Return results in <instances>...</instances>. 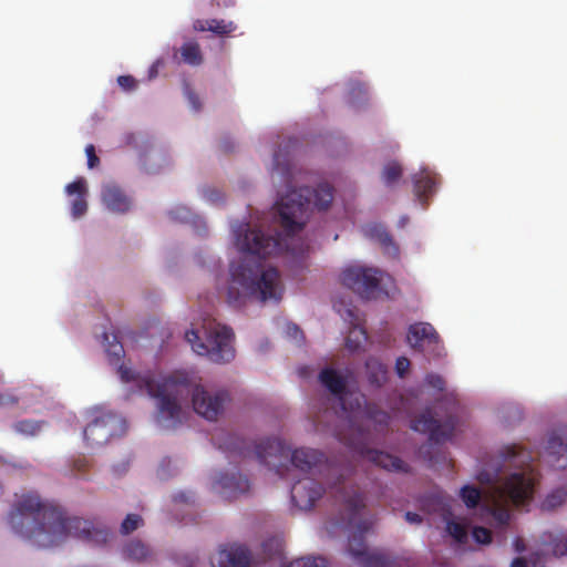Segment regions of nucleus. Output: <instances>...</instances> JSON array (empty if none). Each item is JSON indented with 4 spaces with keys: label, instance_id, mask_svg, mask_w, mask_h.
<instances>
[{
    "label": "nucleus",
    "instance_id": "obj_1",
    "mask_svg": "<svg viewBox=\"0 0 567 567\" xmlns=\"http://www.w3.org/2000/svg\"><path fill=\"white\" fill-rule=\"evenodd\" d=\"M332 200L333 188L327 183L319 184L315 188L301 186L289 189L276 203L279 225L284 228L285 236L279 233L266 235L259 229L250 228L249 223L238 221L233 225L236 247L249 256L244 257L239 264L230 266V281L227 288V303L230 307L239 308L250 298L261 302L280 300L282 286H280L277 269H264L259 261L250 258L265 259L288 250V240L301 231L309 217L310 208L326 210Z\"/></svg>",
    "mask_w": 567,
    "mask_h": 567
},
{
    "label": "nucleus",
    "instance_id": "obj_2",
    "mask_svg": "<svg viewBox=\"0 0 567 567\" xmlns=\"http://www.w3.org/2000/svg\"><path fill=\"white\" fill-rule=\"evenodd\" d=\"M212 443L217 450L224 451L229 456L240 458H255L260 464L276 470L280 474L278 466L269 461L270 457L278 460H290V464L296 470L305 474H313L321 470L328 471V474L337 475L336 480L328 481V485L333 489L337 501L343 504V524L350 529L349 554L361 567H393V560L379 551H370L364 546V535L372 527V520L361 517V511L364 509V495L354 485H346L344 476L337 473L323 461V454L313 449L300 447L290 451L285 442L276 437H265L259 442H248L247 440L231 433L220 431L212 435Z\"/></svg>",
    "mask_w": 567,
    "mask_h": 567
},
{
    "label": "nucleus",
    "instance_id": "obj_3",
    "mask_svg": "<svg viewBox=\"0 0 567 567\" xmlns=\"http://www.w3.org/2000/svg\"><path fill=\"white\" fill-rule=\"evenodd\" d=\"M8 525L24 542L43 549L58 546L66 537L93 545H102L109 539L105 527L89 519L63 516L35 492L16 495L8 513Z\"/></svg>",
    "mask_w": 567,
    "mask_h": 567
},
{
    "label": "nucleus",
    "instance_id": "obj_4",
    "mask_svg": "<svg viewBox=\"0 0 567 567\" xmlns=\"http://www.w3.org/2000/svg\"><path fill=\"white\" fill-rule=\"evenodd\" d=\"M530 456L517 445H507L501 452V466L493 471L483 470L477 481L491 485L488 513L496 525L505 527L511 519L508 506L522 507L533 495L535 476L529 467Z\"/></svg>",
    "mask_w": 567,
    "mask_h": 567
},
{
    "label": "nucleus",
    "instance_id": "obj_5",
    "mask_svg": "<svg viewBox=\"0 0 567 567\" xmlns=\"http://www.w3.org/2000/svg\"><path fill=\"white\" fill-rule=\"evenodd\" d=\"M146 392L157 400V422L165 429H174L182 423V403L192 396L193 411L206 421H217L228 402L226 391H212L199 384H192L187 379L167 377L162 382L151 378L145 381Z\"/></svg>",
    "mask_w": 567,
    "mask_h": 567
},
{
    "label": "nucleus",
    "instance_id": "obj_6",
    "mask_svg": "<svg viewBox=\"0 0 567 567\" xmlns=\"http://www.w3.org/2000/svg\"><path fill=\"white\" fill-rule=\"evenodd\" d=\"M234 334L230 328L206 321L202 330L186 332V341L192 344L193 352L206 357L214 363L225 364L234 360L236 351L231 344Z\"/></svg>",
    "mask_w": 567,
    "mask_h": 567
},
{
    "label": "nucleus",
    "instance_id": "obj_7",
    "mask_svg": "<svg viewBox=\"0 0 567 567\" xmlns=\"http://www.w3.org/2000/svg\"><path fill=\"white\" fill-rule=\"evenodd\" d=\"M125 420L110 410L96 408L91 411V421L83 431V439L92 449L101 447L125 433Z\"/></svg>",
    "mask_w": 567,
    "mask_h": 567
},
{
    "label": "nucleus",
    "instance_id": "obj_8",
    "mask_svg": "<svg viewBox=\"0 0 567 567\" xmlns=\"http://www.w3.org/2000/svg\"><path fill=\"white\" fill-rule=\"evenodd\" d=\"M380 271L364 266H351L341 272V285L364 300L380 296Z\"/></svg>",
    "mask_w": 567,
    "mask_h": 567
},
{
    "label": "nucleus",
    "instance_id": "obj_9",
    "mask_svg": "<svg viewBox=\"0 0 567 567\" xmlns=\"http://www.w3.org/2000/svg\"><path fill=\"white\" fill-rule=\"evenodd\" d=\"M456 427V416L445 417L444 423L435 420L430 411H425L410 423V429L414 432H421L429 435V442L433 444H443L453 437Z\"/></svg>",
    "mask_w": 567,
    "mask_h": 567
},
{
    "label": "nucleus",
    "instance_id": "obj_10",
    "mask_svg": "<svg viewBox=\"0 0 567 567\" xmlns=\"http://www.w3.org/2000/svg\"><path fill=\"white\" fill-rule=\"evenodd\" d=\"M344 445L349 446L350 450L355 451L361 457L370 461L374 465L383 468L386 472H408V464L399 457L391 455L381 450H373L367 447L364 442L355 441L352 437H339Z\"/></svg>",
    "mask_w": 567,
    "mask_h": 567
},
{
    "label": "nucleus",
    "instance_id": "obj_11",
    "mask_svg": "<svg viewBox=\"0 0 567 567\" xmlns=\"http://www.w3.org/2000/svg\"><path fill=\"white\" fill-rule=\"evenodd\" d=\"M323 495V487L312 477H302L290 488V499L300 511H310Z\"/></svg>",
    "mask_w": 567,
    "mask_h": 567
},
{
    "label": "nucleus",
    "instance_id": "obj_12",
    "mask_svg": "<svg viewBox=\"0 0 567 567\" xmlns=\"http://www.w3.org/2000/svg\"><path fill=\"white\" fill-rule=\"evenodd\" d=\"M249 550L243 545H224L212 560L217 567H249Z\"/></svg>",
    "mask_w": 567,
    "mask_h": 567
},
{
    "label": "nucleus",
    "instance_id": "obj_13",
    "mask_svg": "<svg viewBox=\"0 0 567 567\" xmlns=\"http://www.w3.org/2000/svg\"><path fill=\"white\" fill-rule=\"evenodd\" d=\"M406 342H409L412 349L423 351L425 346L436 347L437 343H440V336H437L432 324L427 322H416L409 326Z\"/></svg>",
    "mask_w": 567,
    "mask_h": 567
},
{
    "label": "nucleus",
    "instance_id": "obj_14",
    "mask_svg": "<svg viewBox=\"0 0 567 567\" xmlns=\"http://www.w3.org/2000/svg\"><path fill=\"white\" fill-rule=\"evenodd\" d=\"M249 487V480L240 473H221L216 481V488L228 498L247 493Z\"/></svg>",
    "mask_w": 567,
    "mask_h": 567
},
{
    "label": "nucleus",
    "instance_id": "obj_15",
    "mask_svg": "<svg viewBox=\"0 0 567 567\" xmlns=\"http://www.w3.org/2000/svg\"><path fill=\"white\" fill-rule=\"evenodd\" d=\"M567 555V534L545 532L539 538L537 557H563Z\"/></svg>",
    "mask_w": 567,
    "mask_h": 567
},
{
    "label": "nucleus",
    "instance_id": "obj_16",
    "mask_svg": "<svg viewBox=\"0 0 567 567\" xmlns=\"http://www.w3.org/2000/svg\"><path fill=\"white\" fill-rule=\"evenodd\" d=\"M102 204L114 214H125L131 208V199L116 184L103 185Z\"/></svg>",
    "mask_w": 567,
    "mask_h": 567
},
{
    "label": "nucleus",
    "instance_id": "obj_17",
    "mask_svg": "<svg viewBox=\"0 0 567 567\" xmlns=\"http://www.w3.org/2000/svg\"><path fill=\"white\" fill-rule=\"evenodd\" d=\"M412 182H414V195H416L417 202L423 207H426V202L434 193L435 185L437 184L435 175L427 169H423L412 177Z\"/></svg>",
    "mask_w": 567,
    "mask_h": 567
},
{
    "label": "nucleus",
    "instance_id": "obj_18",
    "mask_svg": "<svg viewBox=\"0 0 567 567\" xmlns=\"http://www.w3.org/2000/svg\"><path fill=\"white\" fill-rule=\"evenodd\" d=\"M319 381L328 392L332 393L339 400L346 393V380L344 378L332 368H324L319 373Z\"/></svg>",
    "mask_w": 567,
    "mask_h": 567
},
{
    "label": "nucleus",
    "instance_id": "obj_19",
    "mask_svg": "<svg viewBox=\"0 0 567 567\" xmlns=\"http://www.w3.org/2000/svg\"><path fill=\"white\" fill-rule=\"evenodd\" d=\"M193 30L198 32H213L216 35H227L236 31V24L226 20H195L193 21Z\"/></svg>",
    "mask_w": 567,
    "mask_h": 567
},
{
    "label": "nucleus",
    "instance_id": "obj_20",
    "mask_svg": "<svg viewBox=\"0 0 567 567\" xmlns=\"http://www.w3.org/2000/svg\"><path fill=\"white\" fill-rule=\"evenodd\" d=\"M68 196L76 195L72 200V216L80 218L85 214V182L83 178H78L66 186Z\"/></svg>",
    "mask_w": 567,
    "mask_h": 567
},
{
    "label": "nucleus",
    "instance_id": "obj_21",
    "mask_svg": "<svg viewBox=\"0 0 567 567\" xmlns=\"http://www.w3.org/2000/svg\"><path fill=\"white\" fill-rule=\"evenodd\" d=\"M365 372H368V380L371 385L381 386L386 380V368L380 360L369 358L365 361Z\"/></svg>",
    "mask_w": 567,
    "mask_h": 567
},
{
    "label": "nucleus",
    "instance_id": "obj_22",
    "mask_svg": "<svg viewBox=\"0 0 567 567\" xmlns=\"http://www.w3.org/2000/svg\"><path fill=\"white\" fill-rule=\"evenodd\" d=\"M365 235H368L369 238L379 243L380 246H382V248H384L385 251H396V247L394 246L393 239L391 238V235H389V233L385 231V228L379 225H369L368 229H365Z\"/></svg>",
    "mask_w": 567,
    "mask_h": 567
},
{
    "label": "nucleus",
    "instance_id": "obj_23",
    "mask_svg": "<svg viewBox=\"0 0 567 567\" xmlns=\"http://www.w3.org/2000/svg\"><path fill=\"white\" fill-rule=\"evenodd\" d=\"M182 61L190 66L202 64L200 47L195 41H188L181 47Z\"/></svg>",
    "mask_w": 567,
    "mask_h": 567
},
{
    "label": "nucleus",
    "instance_id": "obj_24",
    "mask_svg": "<svg viewBox=\"0 0 567 567\" xmlns=\"http://www.w3.org/2000/svg\"><path fill=\"white\" fill-rule=\"evenodd\" d=\"M367 341V332L358 324L352 326L349 331V336L344 339V347L350 351H357L361 349V346Z\"/></svg>",
    "mask_w": 567,
    "mask_h": 567
},
{
    "label": "nucleus",
    "instance_id": "obj_25",
    "mask_svg": "<svg viewBox=\"0 0 567 567\" xmlns=\"http://www.w3.org/2000/svg\"><path fill=\"white\" fill-rule=\"evenodd\" d=\"M445 533L452 536L453 540L458 545L467 543V527L460 522L454 519L447 520V523H445Z\"/></svg>",
    "mask_w": 567,
    "mask_h": 567
},
{
    "label": "nucleus",
    "instance_id": "obj_26",
    "mask_svg": "<svg viewBox=\"0 0 567 567\" xmlns=\"http://www.w3.org/2000/svg\"><path fill=\"white\" fill-rule=\"evenodd\" d=\"M124 553H126L127 558L134 561H142L150 555V549H147L144 543L140 540H132L127 543L126 548H124Z\"/></svg>",
    "mask_w": 567,
    "mask_h": 567
},
{
    "label": "nucleus",
    "instance_id": "obj_27",
    "mask_svg": "<svg viewBox=\"0 0 567 567\" xmlns=\"http://www.w3.org/2000/svg\"><path fill=\"white\" fill-rule=\"evenodd\" d=\"M402 176V167L395 161L388 162L382 168V182L385 186H391Z\"/></svg>",
    "mask_w": 567,
    "mask_h": 567
},
{
    "label": "nucleus",
    "instance_id": "obj_28",
    "mask_svg": "<svg viewBox=\"0 0 567 567\" xmlns=\"http://www.w3.org/2000/svg\"><path fill=\"white\" fill-rule=\"evenodd\" d=\"M365 417L379 426H386L389 423V413L378 408L374 403L365 404Z\"/></svg>",
    "mask_w": 567,
    "mask_h": 567
},
{
    "label": "nucleus",
    "instance_id": "obj_29",
    "mask_svg": "<svg viewBox=\"0 0 567 567\" xmlns=\"http://www.w3.org/2000/svg\"><path fill=\"white\" fill-rule=\"evenodd\" d=\"M567 497V492L564 488H556L553 493L548 494L545 499H543L542 508L543 511H553L563 503H565V498Z\"/></svg>",
    "mask_w": 567,
    "mask_h": 567
},
{
    "label": "nucleus",
    "instance_id": "obj_30",
    "mask_svg": "<svg viewBox=\"0 0 567 567\" xmlns=\"http://www.w3.org/2000/svg\"><path fill=\"white\" fill-rule=\"evenodd\" d=\"M103 340H105V352H107L109 360H111V363L116 364L123 357V347L122 343H120L116 340V336H113V341H109V334L103 333Z\"/></svg>",
    "mask_w": 567,
    "mask_h": 567
},
{
    "label": "nucleus",
    "instance_id": "obj_31",
    "mask_svg": "<svg viewBox=\"0 0 567 567\" xmlns=\"http://www.w3.org/2000/svg\"><path fill=\"white\" fill-rule=\"evenodd\" d=\"M461 499H463L464 506L475 508L481 501V489L472 485H464L461 488Z\"/></svg>",
    "mask_w": 567,
    "mask_h": 567
},
{
    "label": "nucleus",
    "instance_id": "obj_32",
    "mask_svg": "<svg viewBox=\"0 0 567 567\" xmlns=\"http://www.w3.org/2000/svg\"><path fill=\"white\" fill-rule=\"evenodd\" d=\"M41 424L43 423L40 421L23 420L13 424V430L21 435L34 436L41 430Z\"/></svg>",
    "mask_w": 567,
    "mask_h": 567
},
{
    "label": "nucleus",
    "instance_id": "obj_33",
    "mask_svg": "<svg viewBox=\"0 0 567 567\" xmlns=\"http://www.w3.org/2000/svg\"><path fill=\"white\" fill-rule=\"evenodd\" d=\"M287 567H327V561L324 558L317 557H300L295 559L287 565Z\"/></svg>",
    "mask_w": 567,
    "mask_h": 567
},
{
    "label": "nucleus",
    "instance_id": "obj_34",
    "mask_svg": "<svg viewBox=\"0 0 567 567\" xmlns=\"http://www.w3.org/2000/svg\"><path fill=\"white\" fill-rule=\"evenodd\" d=\"M142 525V517L138 514H127L126 518L122 520L121 533L128 535L136 530Z\"/></svg>",
    "mask_w": 567,
    "mask_h": 567
},
{
    "label": "nucleus",
    "instance_id": "obj_35",
    "mask_svg": "<svg viewBox=\"0 0 567 567\" xmlns=\"http://www.w3.org/2000/svg\"><path fill=\"white\" fill-rule=\"evenodd\" d=\"M547 452L548 456H554L555 454H566L567 456V445H564L561 442V439H559L556 435H553V437L548 439L547 443Z\"/></svg>",
    "mask_w": 567,
    "mask_h": 567
},
{
    "label": "nucleus",
    "instance_id": "obj_36",
    "mask_svg": "<svg viewBox=\"0 0 567 567\" xmlns=\"http://www.w3.org/2000/svg\"><path fill=\"white\" fill-rule=\"evenodd\" d=\"M472 538L474 542L482 545H487L492 542V534L484 527L476 526L472 529Z\"/></svg>",
    "mask_w": 567,
    "mask_h": 567
},
{
    "label": "nucleus",
    "instance_id": "obj_37",
    "mask_svg": "<svg viewBox=\"0 0 567 567\" xmlns=\"http://www.w3.org/2000/svg\"><path fill=\"white\" fill-rule=\"evenodd\" d=\"M425 383L439 392H442L445 389V381L440 377V374L429 373L427 377H425Z\"/></svg>",
    "mask_w": 567,
    "mask_h": 567
},
{
    "label": "nucleus",
    "instance_id": "obj_38",
    "mask_svg": "<svg viewBox=\"0 0 567 567\" xmlns=\"http://www.w3.org/2000/svg\"><path fill=\"white\" fill-rule=\"evenodd\" d=\"M116 83L124 91H132L136 87V80L132 75H121L116 78Z\"/></svg>",
    "mask_w": 567,
    "mask_h": 567
},
{
    "label": "nucleus",
    "instance_id": "obj_39",
    "mask_svg": "<svg viewBox=\"0 0 567 567\" xmlns=\"http://www.w3.org/2000/svg\"><path fill=\"white\" fill-rule=\"evenodd\" d=\"M410 369V360L405 357H400L395 360V372H398L399 378H404L405 373Z\"/></svg>",
    "mask_w": 567,
    "mask_h": 567
},
{
    "label": "nucleus",
    "instance_id": "obj_40",
    "mask_svg": "<svg viewBox=\"0 0 567 567\" xmlns=\"http://www.w3.org/2000/svg\"><path fill=\"white\" fill-rule=\"evenodd\" d=\"M84 153H86V165H89V168L97 167L99 157L95 155V150L93 148V145H86V148H84Z\"/></svg>",
    "mask_w": 567,
    "mask_h": 567
},
{
    "label": "nucleus",
    "instance_id": "obj_41",
    "mask_svg": "<svg viewBox=\"0 0 567 567\" xmlns=\"http://www.w3.org/2000/svg\"><path fill=\"white\" fill-rule=\"evenodd\" d=\"M87 467H90V464H87V461L84 457L73 460V472H75V475L84 474V472L87 471Z\"/></svg>",
    "mask_w": 567,
    "mask_h": 567
},
{
    "label": "nucleus",
    "instance_id": "obj_42",
    "mask_svg": "<svg viewBox=\"0 0 567 567\" xmlns=\"http://www.w3.org/2000/svg\"><path fill=\"white\" fill-rule=\"evenodd\" d=\"M285 333H287V336H289V338H291L295 341L301 340V330L299 329L298 326L293 323H287V327H285Z\"/></svg>",
    "mask_w": 567,
    "mask_h": 567
},
{
    "label": "nucleus",
    "instance_id": "obj_43",
    "mask_svg": "<svg viewBox=\"0 0 567 567\" xmlns=\"http://www.w3.org/2000/svg\"><path fill=\"white\" fill-rule=\"evenodd\" d=\"M118 374H121L122 382H131L136 380V377L134 375L133 370L127 368L126 365L122 364L118 367Z\"/></svg>",
    "mask_w": 567,
    "mask_h": 567
},
{
    "label": "nucleus",
    "instance_id": "obj_44",
    "mask_svg": "<svg viewBox=\"0 0 567 567\" xmlns=\"http://www.w3.org/2000/svg\"><path fill=\"white\" fill-rule=\"evenodd\" d=\"M17 404V398L11 394H0V408L13 406Z\"/></svg>",
    "mask_w": 567,
    "mask_h": 567
},
{
    "label": "nucleus",
    "instance_id": "obj_45",
    "mask_svg": "<svg viewBox=\"0 0 567 567\" xmlns=\"http://www.w3.org/2000/svg\"><path fill=\"white\" fill-rule=\"evenodd\" d=\"M404 520L409 522L411 525H419L423 519L420 514L406 512L404 513Z\"/></svg>",
    "mask_w": 567,
    "mask_h": 567
},
{
    "label": "nucleus",
    "instance_id": "obj_46",
    "mask_svg": "<svg viewBox=\"0 0 567 567\" xmlns=\"http://www.w3.org/2000/svg\"><path fill=\"white\" fill-rule=\"evenodd\" d=\"M187 101H189V104H192L193 110H200V101L198 100V96L192 91L187 92Z\"/></svg>",
    "mask_w": 567,
    "mask_h": 567
},
{
    "label": "nucleus",
    "instance_id": "obj_47",
    "mask_svg": "<svg viewBox=\"0 0 567 567\" xmlns=\"http://www.w3.org/2000/svg\"><path fill=\"white\" fill-rule=\"evenodd\" d=\"M210 4L214 8H231L234 7V0H210Z\"/></svg>",
    "mask_w": 567,
    "mask_h": 567
},
{
    "label": "nucleus",
    "instance_id": "obj_48",
    "mask_svg": "<svg viewBox=\"0 0 567 567\" xmlns=\"http://www.w3.org/2000/svg\"><path fill=\"white\" fill-rule=\"evenodd\" d=\"M206 199L210 203H217L220 200V193H218L216 189H206L205 193Z\"/></svg>",
    "mask_w": 567,
    "mask_h": 567
},
{
    "label": "nucleus",
    "instance_id": "obj_49",
    "mask_svg": "<svg viewBox=\"0 0 567 567\" xmlns=\"http://www.w3.org/2000/svg\"><path fill=\"white\" fill-rule=\"evenodd\" d=\"M350 94L365 96L367 95V89L364 87V85H362L360 83H355L354 85H352V89H350Z\"/></svg>",
    "mask_w": 567,
    "mask_h": 567
},
{
    "label": "nucleus",
    "instance_id": "obj_50",
    "mask_svg": "<svg viewBox=\"0 0 567 567\" xmlns=\"http://www.w3.org/2000/svg\"><path fill=\"white\" fill-rule=\"evenodd\" d=\"M158 61L152 64L151 69H148V79L153 80L157 76Z\"/></svg>",
    "mask_w": 567,
    "mask_h": 567
},
{
    "label": "nucleus",
    "instance_id": "obj_51",
    "mask_svg": "<svg viewBox=\"0 0 567 567\" xmlns=\"http://www.w3.org/2000/svg\"><path fill=\"white\" fill-rule=\"evenodd\" d=\"M512 567H526V560L524 558L513 559Z\"/></svg>",
    "mask_w": 567,
    "mask_h": 567
},
{
    "label": "nucleus",
    "instance_id": "obj_52",
    "mask_svg": "<svg viewBox=\"0 0 567 567\" xmlns=\"http://www.w3.org/2000/svg\"><path fill=\"white\" fill-rule=\"evenodd\" d=\"M175 501L181 502V503H188V496L185 493H179V494H176Z\"/></svg>",
    "mask_w": 567,
    "mask_h": 567
},
{
    "label": "nucleus",
    "instance_id": "obj_53",
    "mask_svg": "<svg viewBox=\"0 0 567 567\" xmlns=\"http://www.w3.org/2000/svg\"><path fill=\"white\" fill-rule=\"evenodd\" d=\"M233 147L234 146H231V143L228 140L221 142V150H224V152H230Z\"/></svg>",
    "mask_w": 567,
    "mask_h": 567
},
{
    "label": "nucleus",
    "instance_id": "obj_54",
    "mask_svg": "<svg viewBox=\"0 0 567 567\" xmlns=\"http://www.w3.org/2000/svg\"><path fill=\"white\" fill-rule=\"evenodd\" d=\"M187 217H188V212H187V209L182 208V209H181V218H182V220H186V219H187Z\"/></svg>",
    "mask_w": 567,
    "mask_h": 567
},
{
    "label": "nucleus",
    "instance_id": "obj_55",
    "mask_svg": "<svg viewBox=\"0 0 567 567\" xmlns=\"http://www.w3.org/2000/svg\"><path fill=\"white\" fill-rule=\"evenodd\" d=\"M406 223H408V217H405V216L401 217V220H399V227L404 228Z\"/></svg>",
    "mask_w": 567,
    "mask_h": 567
},
{
    "label": "nucleus",
    "instance_id": "obj_56",
    "mask_svg": "<svg viewBox=\"0 0 567 567\" xmlns=\"http://www.w3.org/2000/svg\"><path fill=\"white\" fill-rule=\"evenodd\" d=\"M515 546H517V550L518 551H523L524 550V546H522V540L520 539L515 540Z\"/></svg>",
    "mask_w": 567,
    "mask_h": 567
},
{
    "label": "nucleus",
    "instance_id": "obj_57",
    "mask_svg": "<svg viewBox=\"0 0 567 567\" xmlns=\"http://www.w3.org/2000/svg\"><path fill=\"white\" fill-rule=\"evenodd\" d=\"M556 466H558V467L563 468V467H565V463L556 464Z\"/></svg>",
    "mask_w": 567,
    "mask_h": 567
},
{
    "label": "nucleus",
    "instance_id": "obj_58",
    "mask_svg": "<svg viewBox=\"0 0 567 567\" xmlns=\"http://www.w3.org/2000/svg\"><path fill=\"white\" fill-rule=\"evenodd\" d=\"M274 164H276V167H278V159H274Z\"/></svg>",
    "mask_w": 567,
    "mask_h": 567
},
{
    "label": "nucleus",
    "instance_id": "obj_59",
    "mask_svg": "<svg viewBox=\"0 0 567 567\" xmlns=\"http://www.w3.org/2000/svg\"><path fill=\"white\" fill-rule=\"evenodd\" d=\"M349 316L352 317L353 316V311L352 310H349Z\"/></svg>",
    "mask_w": 567,
    "mask_h": 567
},
{
    "label": "nucleus",
    "instance_id": "obj_60",
    "mask_svg": "<svg viewBox=\"0 0 567 567\" xmlns=\"http://www.w3.org/2000/svg\"><path fill=\"white\" fill-rule=\"evenodd\" d=\"M0 493H1V485H0Z\"/></svg>",
    "mask_w": 567,
    "mask_h": 567
},
{
    "label": "nucleus",
    "instance_id": "obj_61",
    "mask_svg": "<svg viewBox=\"0 0 567 567\" xmlns=\"http://www.w3.org/2000/svg\"><path fill=\"white\" fill-rule=\"evenodd\" d=\"M187 567H190V566H187Z\"/></svg>",
    "mask_w": 567,
    "mask_h": 567
}]
</instances>
